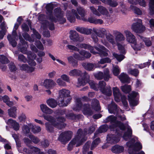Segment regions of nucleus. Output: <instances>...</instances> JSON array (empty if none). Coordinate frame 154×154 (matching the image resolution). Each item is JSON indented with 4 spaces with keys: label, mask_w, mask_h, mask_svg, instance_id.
<instances>
[{
    "label": "nucleus",
    "mask_w": 154,
    "mask_h": 154,
    "mask_svg": "<svg viewBox=\"0 0 154 154\" xmlns=\"http://www.w3.org/2000/svg\"><path fill=\"white\" fill-rule=\"evenodd\" d=\"M112 55L113 57L115 58L119 62L121 61L125 57V56L122 55L118 54L114 52L113 53Z\"/></svg>",
    "instance_id": "nucleus-48"
},
{
    "label": "nucleus",
    "mask_w": 154,
    "mask_h": 154,
    "mask_svg": "<svg viewBox=\"0 0 154 154\" xmlns=\"http://www.w3.org/2000/svg\"><path fill=\"white\" fill-rule=\"evenodd\" d=\"M76 108H74V110H77L82 109L83 113L85 115L90 116L92 115L94 112V110L98 111L100 109V106L99 101L97 99H94L92 100L91 102V107L88 104H85L83 106H82V102L80 99H77Z\"/></svg>",
    "instance_id": "nucleus-3"
},
{
    "label": "nucleus",
    "mask_w": 154,
    "mask_h": 154,
    "mask_svg": "<svg viewBox=\"0 0 154 154\" xmlns=\"http://www.w3.org/2000/svg\"><path fill=\"white\" fill-rule=\"evenodd\" d=\"M108 129V126L106 125L101 126L98 129L97 131L98 133H101L106 131Z\"/></svg>",
    "instance_id": "nucleus-50"
},
{
    "label": "nucleus",
    "mask_w": 154,
    "mask_h": 154,
    "mask_svg": "<svg viewBox=\"0 0 154 154\" xmlns=\"http://www.w3.org/2000/svg\"><path fill=\"white\" fill-rule=\"evenodd\" d=\"M128 72L129 74L136 76L139 73V71L137 69H129L128 70Z\"/></svg>",
    "instance_id": "nucleus-54"
},
{
    "label": "nucleus",
    "mask_w": 154,
    "mask_h": 154,
    "mask_svg": "<svg viewBox=\"0 0 154 154\" xmlns=\"http://www.w3.org/2000/svg\"><path fill=\"white\" fill-rule=\"evenodd\" d=\"M61 78L63 81L68 82H70V78L69 76L65 74H63L61 75Z\"/></svg>",
    "instance_id": "nucleus-64"
},
{
    "label": "nucleus",
    "mask_w": 154,
    "mask_h": 154,
    "mask_svg": "<svg viewBox=\"0 0 154 154\" xmlns=\"http://www.w3.org/2000/svg\"><path fill=\"white\" fill-rule=\"evenodd\" d=\"M120 140L119 135H115L111 134H108L106 137V142L103 145L102 147L103 149L106 148L111 145L118 142Z\"/></svg>",
    "instance_id": "nucleus-11"
},
{
    "label": "nucleus",
    "mask_w": 154,
    "mask_h": 154,
    "mask_svg": "<svg viewBox=\"0 0 154 154\" xmlns=\"http://www.w3.org/2000/svg\"><path fill=\"white\" fill-rule=\"evenodd\" d=\"M131 46L134 50L138 51L143 48L144 45L141 42H137L136 41L134 43L131 45Z\"/></svg>",
    "instance_id": "nucleus-37"
},
{
    "label": "nucleus",
    "mask_w": 154,
    "mask_h": 154,
    "mask_svg": "<svg viewBox=\"0 0 154 154\" xmlns=\"http://www.w3.org/2000/svg\"><path fill=\"white\" fill-rule=\"evenodd\" d=\"M56 82L59 86H66V83L62 80L61 78L57 79L56 80Z\"/></svg>",
    "instance_id": "nucleus-62"
},
{
    "label": "nucleus",
    "mask_w": 154,
    "mask_h": 154,
    "mask_svg": "<svg viewBox=\"0 0 154 154\" xmlns=\"http://www.w3.org/2000/svg\"><path fill=\"white\" fill-rule=\"evenodd\" d=\"M67 49L72 51H79V49L76 46L71 45H67L66 46Z\"/></svg>",
    "instance_id": "nucleus-56"
},
{
    "label": "nucleus",
    "mask_w": 154,
    "mask_h": 154,
    "mask_svg": "<svg viewBox=\"0 0 154 154\" xmlns=\"http://www.w3.org/2000/svg\"><path fill=\"white\" fill-rule=\"evenodd\" d=\"M40 108L42 111L45 114L50 115L53 112L52 110L48 107L45 104H41Z\"/></svg>",
    "instance_id": "nucleus-29"
},
{
    "label": "nucleus",
    "mask_w": 154,
    "mask_h": 154,
    "mask_svg": "<svg viewBox=\"0 0 154 154\" xmlns=\"http://www.w3.org/2000/svg\"><path fill=\"white\" fill-rule=\"evenodd\" d=\"M135 22L132 25L131 29L136 33H142L145 29V26L142 24V20L139 19H136L135 20Z\"/></svg>",
    "instance_id": "nucleus-12"
},
{
    "label": "nucleus",
    "mask_w": 154,
    "mask_h": 154,
    "mask_svg": "<svg viewBox=\"0 0 154 154\" xmlns=\"http://www.w3.org/2000/svg\"><path fill=\"white\" fill-rule=\"evenodd\" d=\"M17 108L14 106L8 109V115L10 117L15 118L17 116L16 111Z\"/></svg>",
    "instance_id": "nucleus-33"
},
{
    "label": "nucleus",
    "mask_w": 154,
    "mask_h": 154,
    "mask_svg": "<svg viewBox=\"0 0 154 154\" xmlns=\"http://www.w3.org/2000/svg\"><path fill=\"white\" fill-rule=\"evenodd\" d=\"M20 25L17 23H16L14 27L12 35H9L7 36L8 39L9 40L10 44L13 47H16L17 45V43L15 40L18 39V38L16 30L17 29Z\"/></svg>",
    "instance_id": "nucleus-13"
},
{
    "label": "nucleus",
    "mask_w": 154,
    "mask_h": 154,
    "mask_svg": "<svg viewBox=\"0 0 154 154\" xmlns=\"http://www.w3.org/2000/svg\"><path fill=\"white\" fill-rule=\"evenodd\" d=\"M138 95L137 92L134 91H133L129 95L128 100L131 106H136L138 104L137 97Z\"/></svg>",
    "instance_id": "nucleus-19"
},
{
    "label": "nucleus",
    "mask_w": 154,
    "mask_h": 154,
    "mask_svg": "<svg viewBox=\"0 0 154 154\" xmlns=\"http://www.w3.org/2000/svg\"><path fill=\"white\" fill-rule=\"evenodd\" d=\"M106 38L107 40L112 44L113 46H115L116 43L112 35L110 33H109L107 35L106 34Z\"/></svg>",
    "instance_id": "nucleus-43"
},
{
    "label": "nucleus",
    "mask_w": 154,
    "mask_h": 154,
    "mask_svg": "<svg viewBox=\"0 0 154 154\" xmlns=\"http://www.w3.org/2000/svg\"><path fill=\"white\" fill-rule=\"evenodd\" d=\"M76 46L80 48H82L86 49H88L90 51L91 53L94 54H96V52L93 51V47L90 45L86 44H77Z\"/></svg>",
    "instance_id": "nucleus-31"
},
{
    "label": "nucleus",
    "mask_w": 154,
    "mask_h": 154,
    "mask_svg": "<svg viewBox=\"0 0 154 154\" xmlns=\"http://www.w3.org/2000/svg\"><path fill=\"white\" fill-rule=\"evenodd\" d=\"M113 34L115 35V41L118 50L121 53L125 54L126 51L124 47L119 43V42L125 40V38L124 36L122 33L117 30L114 31Z\"/></svg>",
    "instance_id": "nucleus-9"
},
{
    "label": "nucleus",
    "mask_w": 154,
    "mask_h": 154,
    "mask_svg": "<svg viewBox=\"0 0 154 154\" xmlns=\"http://www.w3.org/2000/svg\"><path fill=\"white\" fill-rule=\"evenodd\" d=\"M31 150H30L32 153V151H33V152L34 154H45V153L42 152H41L40 149L35 147L32 146L30 148Z\"/></svg>",
    "instance_id": "nucleus-46"
},
{
    "label": "nucleus",
    "mask_w": 154,
    "mask_h": 154,
    "mask_svg": "<svg viewBox=\"0 0 154 154\" xmlns=\"http://www.w3.org/2000/svg\"><path fill=\"white\" fill-rule=\"evenodd\" d=\"M82 65L85 69L89 71H91L97 67L95 66L94 64L91 63H83ZM98 67H100L99 66Z\"/></svg>",
    "instance_id": "nucleus-41"
},
{
    "label": "nucleus",
    "mask_w": 154,
    "mask_h": 154,
    "mask_svg": "<svg viewBox=\"0 0 154 154\" xmlns=\"http://www.w3.org/2000/svg\"><path fill=\"white\" fill-rule=\"evenodd\" d=\"M81 77L78 79L77 86L78 87L85 85L88 82L90 78V76L86 72L82 73L81 75Z\"/></svg>",
    "instance_id": "nucleus-18"
},
{
    "label": "nucleus",
    "mask_w": 154,
    "mask_h": 154,
    "mask_svg": "<svg viewBox=\"0 0 154 154\" xmlns=\"http://www.w3.org/2000/svg\"><path fill=\"white\" fill-rule=\"evenodd\" d=\"M87 134L86 131H85L83 132L82 130L79 129L78 130L75 137L71 141H73L72 142L73 144L74 145H75L76 146H78L82 144V143L86 140L84 136Z\"/></svg>",
    "instance_id": "nucleus-10"
},
{
    "label": "nucleus",
    "mask_w": 154,
    "mask_h": 154,
    "mask_svg": "<svg viewBox=\"0 0 154 154\" xmlns=\"http://www.w3.org/2000/svg\"><path fill=\"white\" fill-rule=\"evenodd\" d=\"M122 91L125 93H128L131 90V86L130 85H125L121 87Z\"/></svg>",
    "instance_id": "nucleus-52"
},
{
    "label": "nucleus",
    "mask_w": 154,
    "mask_h": 154,
    "mask_svg": "<svg viewBox=\"0 0 154 154\" xmlns=\"http://www.w3.org/2000/svg\"><path fill=\"white\" fill-rule=\"evenodd\" d=\"M125 35L126 40L128 43L133 44L136 41L137 39L135 36L130 31L126 30L124 31Z\"/></svg>",
    "instance_id": "nucleus-21"
},
{
    "label": "nucleus",
    "mask_w": 154,
    "mask_h": 154,
    "mask_svg": "<svg viewBox=\"0 0 154 154\" xmlns=\"http://www.w3.org/2000/svg\"><path fill=\"white\" fill-rule=\"evenodd\" d=\"M145 119H154V109L152 107L150 106L147 112L143 115Z\"/></svg>",
    "instance_id": "nucleus-27"
},
{
    "label": "nucleus",
    "mask_w": 154,
    "mask_h": 154,
    "mask_svg": "<svg viewBox=\"0 0 154 154\" xmlns=\"http://www.w3.org/2000/svg\"><path fill=\"white\" fill-rule=\"evenodd\" d=\"M106 83L103 81H100L99 83V88L101 91L104 95L110 96L112 95V91L110 87L108 89L105 87Z\"/></svg>",
    "instance_id": "nucleus-17"
},
{
    "label": "nucleus",
    "mask_w": 154,
    "mask_h": 154,
    "mask_svg": "<svg viewBox=\"0 0 154 154\" xmlns=\"http://www.w3.org/2000/svg\"><path fill=\"white\" fill-rule=\"evenodd\" d=\"M76 59L74 57V54L73 56H70L67 57V60L68 62L72 64V66L74 67H75L78 65V62L75 59Z\"/></svg>",
    "instance_id": "nucleus-40"
},
{
    "label": "nucleus",
    "mask_w": 154,
    "mask_h": 154,
    "mask_svg": "<svg viewBox=\"0 0 154 154\" xmlns=\"http://www.w3.org/2000/svg\"><path fill=\"white\" fill-rule=\"evenodd\" d=\"M142 39L146 46L149 47L152 45V42L150 38H143Z\"/></svg>",
    "instance_id": "nucleus-53"
},
{
    "label": "nucleus",
    "mask_w": 154,
    "mask_h": 154,
    "mask_svg": "<svg viewBox=\"0 0 154 154\" xmlns=\"http://www.w3.org/2000/svg\"><path fill=\"white\" fill-rule=\"evenodd\" d=\"M76 29L80 33L87 35L90 34L92 31L91 29H87L82 27H77L76 28Z\"/></svg>",
    "instance_id": "nucleus-34"
},
{
    "label": "nucleus",
    "mask_w": 154,
    "mask_h": 154,
    "mask_svg": "<svg viewBox=\"0 0 154 154\" xmlns=\"http://www.w3.org/2000/svg\"><path fill=\"white\" fill-rule=\"evenodd\" d=\"M100 140L99 138H97L94 140L92 142L91 145V150L93 149L100 143Z\"/></svg>",
    "instance_id": "nucleus-51"
},
{
    "label": "nucleus",
    "mask_w": 154,
    "mask_h": 154,
    "mask_svg": "<svg viewBox=\"0 0 154 154\" xmlns=\"http://www.w3.org/2000/svg\"><path fill=\"white\" fill-rule=\"evenodd\" d=\"M112 152L115 153H119L122 152L124 150L123 147L118 145L113 146L111 149Z\"/></svg>",
    "instance_id": "nucleus-36"
},
{
    "label": "nucleus",
    "mask_w": 154,
    "mask_h": 154,
    "mask_svg": "<svg viewBox=\"0 0 154 154\" xmlns=\"http://www.w3.org/2000/svg\"><path fill=\"white\" fill-rule=\"evenodd\" d=\"M111 62V60L108 57L102 59L100 61L98 62V64H103L105 63H109Z\"/></svg>",
    "instance_id": "nucleus-63"
},
{
    "label": "nucleus",
    "mask_w": 154,
    "mask_h": 154,
    "mask_svg": "<svg viewBox=\"0 0 154 154\" xmlns=\"http://www.w3.org/2000/svg\"><path fill=\"white\" fill-rule=\"evenodd\" d=\"M47 10V14L48 15L47 19L48 22L45 20V16L43 14H41L38 17V20L39 21L43 22L42 23L43 27H48L49 29L51 30L54 29V26L53 23V22L58 21L60 23H63L66 21V19L63 18V12L61 11L60 8H57L54 11V14L56 16V18L54 17L52 14V11L53 8V5L51 4H47L46 7Z\"/></svg>",
    "instance_id": "nucleus-2"
},
{
    "label": "nucleus",
    "mask_w": 154,
    "mask_h": 154,
    "mask_svg": "<svg viewBox=\"0 0 154 154\" xmlns=\"http://www.w3.org/2000/svg\"><path fill=\"white\" fill-rule=\"evenodd\" d=\"M82 73L81 71L75 69L70 70L68 72L69 75L71 77L79 76L81 75Z\"/></svg>",
    "instance_id": "nucleus-32"
},
{
    "label": "nucleus",
    "mask_w": 154,
    "mask_h": 154,
    "mask_svg": "<svg viewBox=\"0 0 154 154\" xmlns=\"http://www.w3.org/2000/svg\"><path fill=\"white\" fill-rule=\"evenodd\" d=\"M56 85V83L52 79H49L45 80L43 85L47 89H51Z\"/></svg>",
    "instance_id": "nucleus-23"
},
{
    "label": "nucleus",
    "mask_w": 154,
    "mask_h": 154,
    "mask_svg": "<svg viewBox=\"0 0 154 154\" xmlns=\"http://www.w3.org/2000/svg\"><path fill=\"white\" fill-rule=\"evenodd\" d=\"M46 103L48 106L52 108H54L57 106V103L56 100L53 98L48 99Z\"/></svg>",
    "instance_id": "nucleus-38"
},
{
    "label": "nucleus",
    "mask_w": 154,
    "mask_h": 154,
    "mask_svg": "<svg viewBox=\"0 0 154 154\" xmlns=\"http://www.w3.org/2000/svg\"><path fill=\"white\" fill-rule=\"evenodd\" d=\"M72 135V132L68 131L62 133L58 137V140L62 143L65 144L71 138Z\"/></svg>",
    "instance_id": "nucleus-15"
},
{
    "label": "nucleus",
    "mask_w": 154,
    "mask_h": 154,
    "mask_svg": "<svg viewBox=\"0 0 154 154\" xmlns=\"http://www.w3.org/2000/svg\"><path fill=\"white\" fill-rule=\"evenodd\" d=\"M19 38L20 40L22 45L20 47L21 52L24 54H27L28 60L27 63L30 66H35L36 65V63L34 60L36 58V55L34 53H32L30 51L28 52L27 48L28 45L26 42L22 38L20 34L19 36Z\"/></svg>",
    "instance_id": "nucleus-6"
},
{
    "label": "nucleus",
    "mask_w": 154,
    "mask_h": 154,
    "mask_svg": "<svg viewBox=\"0 0 154 154\" xmlns=\"http://www.w3.org/2000/svg\"><path fill=\"white\" fill-rule=\"evenodd\" d=\"M108 109L110 113L116 114V117L113 115L110 116L104 120V122H110L111 125H109V128L111 131H117L119 129L123 130L126 128L127 131L124 133L123 137L126 140L130 139L132 134V131L130 126L128 125L125 126L120 122L117 120V118H119V119L122 121H124L126 119L124 115H120L121 113L123 112V111L117 108V105L114 103H112L108 106Z\"/></svg>",
    "instance_id": "nucleus-1"
},
{
    "label": "nucleus",
    "mask_w": 154,
    "mask_h": 154,
    "mask_svg": "<svg viewBox=\"0 0 154 154\" xmlns=\"http://www.w3.org/2000/svg\"><path fill=\"white\" fill-rule=\"evenodd\" d=\"M7 123L11 126L14 130L17 131L19 130L20 127L19 124L15 120L10 119L8 120Z\"/></svg>",
    "instance_id": "nucleus-24"
},
{
    "label": "nucleus",
    "mask_w": 154,
    "mask_h": 154,
    "mask_svg": "<svg viewBox=\"0 0 154 154\" xmlns=\"http://www.w3.org/2000/svg\"><path fill=\"white\" fill-rule=\"evenodd\" d=\"M121 99L122 103L124 106V109L128 110L127 109L128 107V102L126 100V97L125 96H123L121 97Z\"/></svg>",
    "instance_id": "nucleus-58"
},
{
    "label": "nucleus",
    "mask_w": 154,
    "mask_h": 154,
    "mask_svg": "<svg viewBox=\"0 0 154 154\" xmlns=\"http://www.w3.org/2000/svg\"><path fill=\"white\" fill-rule=\"evenodd\" d=\"M58 105L60 106H66L70 102L71 98L70 91L66 89H62L59 91Z\"/></svg>",
    "instance_id": "nucleus-7"
},
{
    "label": "nucleus",
    "mask_w": 154,
    "mask_h": 154,
    "mask_svg": "<svg viewBox=\"0 0 154 154\" xmlns=\"http://www.w3.org/2000/svg\"><path fill=\"white\" fill-rule=\"evenodd\" d=\"M17 144H17V143H16V145L17 146V147H18V151H19V152H21V153H23L24 154H30L32 153V152L31 151L29 150V149H27L24 148H23V150L22 151H21L19 148V147H20L21 145L19 143V140L18 141V142H17Z\"/></svg>",
    "instance_id": "nucleus-45"
},
{
    "label": "nucleus",
    "mask_w": 154,
    "mask_h": 154,
    "mask_svg": "<svg viewBox=\"0 0 154 154\" xmlns=\"http://www.w3.org/2000/svg\"><path fill=\"white\" fill-rule=\"evenodd\" d=\"M112 72L114 75H118L120 72V69L118 66L113 65Z\"/></svg>",
    "instance_id": "nucleus-49"
},
{
    "label": "nucleus",
    "mask_w": 154,
    "mask_h": 154,
    "mask_svg": "<svg viewBox=\"0 0 154 154\" xmlns=\"http://www.w3.org/2000/svg\"><path fill=\"white\" fill-rule=\"evenodd\" d=\"M90 9L91 11L94 14L98 16H100V15L98 12V11H97L96 9L94 7L91 6L90 7Z\"/></svg>",
    "instance_id": "nucleus-61"
},
{
    "label": "nucleus",
    "mask_w": 154,
    "mask_h": 154,
    "mask_svg": "<svg viewBox=\"0 0 154 154\" xmlns=\"http://www.w3.org/2000/svg\"><path fill=\"white\" fill-rule=\"evenodd\" d=\"M43 117L45 119L50 122V123H45L46 129L49 131L51 132L53 131V126L59 129H61L63 127L62 123L65 121V119L62 117L54 119L50 115H45Z\"/></svg>",
    "instance_id": "nucleus-4"
},
{
    "label": "nucleus",
    "mask_w": 154,
    "mask_h": 154,
    "mask_svg": "<svg viewBox=\"0 0 154 154\" xmlns=\"http://www.w3.org/2000/svg\"><path fill=\"white\" fill-rule=\"evenodd\" d=\"M79 54L75 53L74 54V57L78 60H83L85 58H89L91 57L90 53L86 51L82 50L79 51Z\"/></svg>",
    "instance_id": "nucleus-16"
},
{
    "label": "nucleus",
    "mask_w": 154,
    "mask_h": 154,
    "mask_svg": "<svg viewBox=\"0 0 154 154\" xmlns=\"http://www.w3.org/2000/svg\"><path fill=\"white\" fill-rule=\"evenodd\" d=\"M26 119V117L25 114L22 113L18 117V119L20 122H24Z\"/></svg>",
    "instance_id": "nucleus-55"
},
{
    "label": "nucleus",
    "mask_w": 154,
    "mask_h": 154,
    "mask_svg": "<svg viewBox=\"0 0 154 154\" xmlns=\"http://www.w3.org/2000/svg\"><path fill=\"white\" fill-rule=\"evenodd\" d=\"M119 78L122 83H128L130 82V78L124 72H122L120 74L119 76Z\"/></svg>",
    "instance_id": "nucleus-30"
},
{
    "label": "nucleus",
    "mask_w": 154,
    "mask_h": 154,
    "mask_svg": "<svg viewBox=\"0 0 154 154\" xmlns=\"http://www.w3.org/2000/svg\"><path fill=\"white\" fill-rule=\"evenodd\" d=\"M97 10L100 14L103 15H106L108 13V11L107 9L104 7L100 5L98 6Z\"/></svg>",
    "instance_id": "nucleus-47"
},
{
    "label": "nucleus",
    "mask_w": 154,
    "mask_h": 154,
    "mask_svg": "<svg viewBox=\"0 0 154 154\" xmlns=\"http://www.w3.org/2000/svg\"><path fill=\"white\" fill-rule=\"evenodd\" d=\"M91 144V142L88 141L84 145L82 150V152L84 154H93L92 151H88Z\"/></svg>",
    "instance_id": "nucleus-35"
},
{
    "label": "nucleus",
    "mask_w": 154,
    "mask_h": 154,
    "mask_svg": "<svg viewBox=\"0 0 154 154\" xmlns=\"http://www.w3.org/2000/svg\"><path fill=\"white\" fill-rule=\"evenodd\" d=\"M127 146L129 147V154H136L137 152L142 148V146L138 141L137 138L134 137L126 143Z\"/></svg>",
    "instance_id": "nucleus-8"
},
{
    "label": "nucleus",
    "mask_w": 154,
    "mask_h": 154,
    "mask_svg": "<svg viewBox=\"0 0 154 154\" xmlns=\"http://www.w3.org/2000/svg\"><path fill=\"white\" fill-rule=\"evenodd\" d=\"M94 32L97 36L101 38L104 37V35H106L107 33L106 29L103 28L95 29L94 30Z\"/></svg>",
    "instance_id": "nucleus-26"
},
{
    "label": "nucleus",
    "mask_w": 154,
    "mask_h": 154,
    "mask_svg": "<svg viewBox=\"0 0 154 154\" xmlns=\"http://www.w3.org/2000/svg\"><path fill=\"white\" fill-rule=\"evenodd\" d=\"M86 15L85 10L82 7L79 6L77 8L76 10L72 9L71 11H68L66 17L68 20L70 22H74L75 21V17L78 20H85L84 17Z\"/></svg>",
    "instance_id": "nucleus-5"
},
{
    "label": "nucleus",
    "mask_w": 154,
    "mask_h": 154,
    "mask_svg": "<svg viewBox=\"0 0 154 154\" xmlns=\"http://www.w3.org/2000/svg\"><path fill=\"white\" fill-rule=\"evenodd\" d=\"M95 48L99 52L101 56H107L108 55L107 52L108 50L103 46L98 45L97 47H95Z\"/></svg>",
    "instance_id": "nucleus-25"
},
{
    "label": "nucleus",
    "mask_w": 154,
    "mask_h": 154,
    "mask_svg": "<svg viewBox=\"0 0 154 154\" xmlns=\"http://www.w3.org/2000/svg\"><path fill=\"white\" fill-rule=\"evenodd\" d=\"M87 82L88 83L91 88H92L95 90H98L97 88V85H96L93 81L89 80H89Z\"/></svg>",
    "instance_id": "nucleus-57"
},
{
    "label": "nucleus",
    "mask_w": 154,
    "mask_h": 154,
    "mask_svg": "<svg viewBox=\"0 0 154 154\" xmlns=\"http://www.w3.org/2000/svg\"><path fill=\"white\" fill-rule=\"evenodd\" d=\"M94 76L97 79H100L104 78L105 80L107 81L110 78L109 70L108 69H104V74L102 72H100L98 73L95 74Z\"/></svg>",
    "instance_id": "nucleus-20"
},
{
    "label": "nucleus",
    "mask_w": 154,
    "mask_h": 154,
    "mask_svg": "<svg viewBox=\"0 0 154 154\" xmlns=\"http://www.w3.org/2000/svg\"><path fill=\"white\" fill-rule=\"evenodd\" d=\"M22 133L24 134L28 133L30 131V129L29 127L26 125H24L22 128Z\"/></svg>",
    "instance_id": "nucleus-59"
},
{
    "label": "nucleus",
    "mask_w": 154,
    "mask_h": 154,
    "mask_svg": "<svg viewBox=\"0 0 154 154\" xmlns=\"http://www.w3.org/2000/svg\"><path fill=\"white\" fill-rule=\"evenodd\" d=\"M8 60L3 55H0V62L2 63L5 64L8 62Z\"/></svg>",
    "instance_id": "nucleus-60"
},
{
    "label": "nucleus",
    "mask_w": 154,
    "mask_h": 154,
    "mask_svg": "<svg viewBox=\"0 0 154 154\" xmlns=\"http://www.w3.org/2000/svg\"><path fill=\"white\" fill-rule=\"evenodd\" d=\"M1 25L2 30L0 31V39L3 38L6 32V30L5 29L6 27L5 23L4 22H3L1 23Z\"/></svg>",
    "instance_id": "nucleus-44"
},
{
    "label": "nucleus",
    "mask_w": 154,
    "mask_h": 154,
    "mask_svg": "<svg viewBox=\"0 0 154 154\" xmlns=\"http://www.w3.org/2000/svg\"><path fill=\"white\" fill-rule=\"evenodd\" d=\"M147 0H138V4L140 5L145 7L146 5ZM149 13L154 17V0H149Z\"/></svg>",
    "instance_id": "nucleus-14"
},
{
    "label": "nucleus",
    "mask_w": 154,
    "mask_h": 154,
    "mask_svg": "<svg viewBox=\"0 0 154 154\" xmlns=\"http://www.w3.org/2000/svg\"><path fill=\"white\" fill-rule=\"evenodd\" d=\"M113 95L115 100L116 102H119L120 100L121 94L119 89L116 87H113L112 89Z\"/></svg>",
    "instance_id": "nucleus-28"
},
{
    "label": "nucleus",
    "mask_w": 154,
    "mask_h": 154,
    "mask_svg": "<svg viewBox=\"0 0 154 154\" xmlns=\"http://www.w3.org/2000/svg\"><path fill=\"white\" fill-rule=\"evenodd\" d=\"M130 9L133 11L134 13L138 15H141L142 11L139 8L136 6L131 5L130 7Z\"/></svg>",
    "instance_id": "nucleus-42"
},
{
    "label": "nucleus",
    "mask_w": 154,
    "mask_h": 154,
    "mask_svg": "<svg viewBox=\"0 0 154 154\" xmlns=\"http://www.w3.org/2000/svg\"><path fill=\"white\" fill-rule=\"evenodd\" d=\"M30 128L31 129L32 131L34 133H37L40 132L41 128L40 127L38 126H36L32 124H30L29 125Z\"/></svg>",
    "instance_id": "nucleus-39"
},
{
    "label": "nucleus",
    "mask_w": 154,
    "mask_h": 154,
    "mask_svg": "<svg viewBox=\"0 0 154 154\" xmlns=\"http://www.w3.org/2000/svg\"><path fill=\"white\" fill-rule=\"evenodd\" d=\"M69 37L71 40L74 42H81L83 40V38L79 36L78 34L74 30H71L70 32Z\"/></svg>",
    "instance_id": "nucleus-22"
}]
</instances>
